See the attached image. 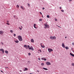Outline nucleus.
<instances>
[{"label": "nucleus", "mask_w": 74, "mask_h": 74, "mask_svg": "<svg viewBox=\"0 0 74 74\" xmlns=\"http://www.w3.org/2000/svg\"><path fill=\"white\" fill-rule=\"evenodd\" d=\"M18 38L20 41H22V40H23V39H22V36H18Z\"/></svg>", "instance_id": "nucleus-1"}, {"label": "nucleus", "mask_w": 74, "mask_h": 74, "mask_svg": "<svg viewBox=\"0 0 74 74\" xmlns=\"http://www.w3.org/2000/svg\"><path fill=\"white\" fill-rule=\"evenodd\" d=\"M50 38L51 39V40H52V39H56V37H55V36H50Z\"/></svg>", "instance_id": "nucleus-2"}, {"label": "nucleus", "mask_w": 74, "mask_h": 74, "mask_svg": "<svg viewBox=\"0 0 74 74\" xmlns=\"http://www.w3.org/2000/svg\"><path fill=\"white\" fill-rule=\"evenodd\" d=\"M48 51L49 52H51V51H53V49H48Z\"/></svg>", "instance_id": "nucleus-3"}, {"label": "nucleus", "mask_w": 74, "mask_h": 74, "mask_svg": "<svg viewBox=\"0 0 74 74\" xmlns=\"http://www.w3.org/2000/svg\"><path fill=\"white\" fill-rule=\"evenodd\" d=\"M45 28H46L47 27V28H49V25H46V24L45 25Z\"/></svg>", "instance_id": "nucleus-4"}, {"label": "nucleus", "mask_w": 74, "mask_h": 74, "mask_svg": "<svg viewBox=\"0 0 74 74\" xmlns=\"http://www.w3.org/2000/svg\"><path fill=\"white\" fill-rule=\"evenodd\" d=\"M29 49H31L32 51H34V49L33 48L32 46H31L29 48Z\"/></svg>", "instance_id": "nucleus-5"}, {"label": "nucleus", "mask_w": 74, "mask_h": 74, "mask_svg": "<svg viewBox=\"0 0 74 74\" xmlns=\"http://www.w3.org/2000/svg\"><path fill=\"white\" fill-rule=\"evenodd\" d=\"M46 64H47V65H51V62H47Z\"/></svg>", "instance_id": "nucleus-6"}, {"label": "nucleus", "mask_w": 74, "mask_h": 74, "mask_svg": "<svg viewBox=\"0 0 74 74\" xmlns=\"http://www.w3.org/2000/svg\"><path fill=\"white\" fill-rule=\"evenodd\" d=\"M0 50L1 51H2V53H4V50H3V49H0Z\"/></svg>", "instance_id": "nucleus-7"}, {"label": "nucleus", "mask_w": 74, "mask_h": 74, "mask_svg": "<svg viewBox=\"0 0 74 74\" xmlns=\"http://www.w3.org/2000/svg\"><path fill=\"white\" fill-rule=\"evenodd\" d=\"M42 60H44L45 61H46L47 60V59L46 58H41Z\"/></svg>", "instance_id": "nucleus-8"}, {"label": "nucleus", "mask_w": 74, "mask_h": 74, "mask_svg": "<svg viewBox=\"0 0 74 74\" xmlns=\"http://www.w3.org/2000/svg\"><path fill=\"white\" fill-rule=\"evenodd\" d=\"M62 46L63 48H65V46L64 43H63L62 44Z\"/></svg>", "instance_id": "nucleus-9"}, {"label": "nucleus", "mask_w": 74, "mask_h": 74, "mask_svg": "<svg viewBox=\"0 0 74 74\" xmlns=\"http://www.w3.org/2000/svg\"><path fill=\"white\" fill-rule=\"evenodd\" d=\"M28 70V69L27 68H25V69H24V71H27Z\"/></svg>", "instance_id": "nucleus-10"}, {"label": "nucleus", "mask_w": 74, "mask_h": 74, "mask_svg": "<svg viewBox=\"0 0 74 74\" xmlns=\"http://www.w3.org/2000/svg\"><path fill=\"white\" fill-rule=\"evenodd\" d=\"M4 33V32L2 31H0V34H3Z\"/></svg>", "instance_id": "nucleus-11"}, {"label": "nucleus", "mask_w": 74, "mask_h": 74, "mask_svg": "<svg viewBox=\"0 0 74 74\" xmlns=\"http://www.w3.org/2000/svg\"><path fill=\"white\" fill-rule=\"evenodd\" d=\"M36 24H34V26L35 29H37V27H36Z\"/></svg>", "instance_id": "nucleus-12"}, {"label": "nucleus", "mask_w": 74, "mask_h": 74, "mask_svg": "<svg viewBox=\"0 0 74 74\" xmlns=\"http://www.w3.org/2000/svg\"><path fill=\"white\" fill-rule=\"evenodd\" d=\"M34 40H33V39H31V42H34Z\"/></svg>", "instance_id": "nucleus-13"}, {"label": "nucleus", "mask_w": 74, "mask_h": 74, "mask_svg": "<svg viewBox=\"0 0 74 74\" xmlns=\"http://www.w3.org/2000/svg\"><path fill=\"white\" fill-rule=\"evenodd\" d=\"M70 54L71 55V56H73V57H74V55L72 54L71 53H70Z\"/></svg>", "instance_id": "nucleus-14"}, {"label": "nucleus", "mask_w": 74, "mask_h": 74, "mask_svg": "<svg viewBox=\"0 0 74 74\" xmlns=\"http://www.w3.org/2000/svg\"><path fill=\"white\" fill-rule=\"evenodd\" d=\"M5 52L7 54H8V51H7V50L5 51Z\"/></svg>", "instance_id": "nucleus-15"}, {"label": "nucleus", "mask_w": 74, "mask_h": 74, "mask_svg": "<svg viewBox=\"0 0 74 74\" xmlns=\"http://www.w3.org/2000/svg\"><path fill=\"white\" fill-rule=\"evenodd\" d=\"M15 42H16V43H18L19 41L18 40H16L15 41Z\"/></svg>", "instance_id": "nucleus-16"}, {"label": "nucleus", "mask_w": 74, "mask_h": 74, "mask_svg": "<svg viewBox=\"0 0 74 74\" xmlns=\"http://www.w3.org/2000/svg\"><path fill=\"white\" fill-rule=\"evenodd\" d=\"M43 69H44V70H48V69H47V68H43Z\"/></svg>", "instance_id": "nucleus-17"}, {"label": "nucleus", "mask_w": 74, "mask_h": 74, "mask_svg": "<svg viewBox=\"0 0 74 74\" xmlns=\"http://www.w3.org/2000/svg\"><path fill=\"white\" fill-rule=\"evenodd\" d=\"M65 48L66 49H69V47H65Z\"/></svg>", "instance_id": "nucleus-18"}, {"label": "nucleus", "mask_w": 74, "mask_h": 74, "mask_svg": "<svg viewBox=\"0 0 74 74\" xmlns=\"http://www.w3.org/2000/svg\"><path fill=\"white\" fill-rule=\"evenodd\" d=\"M41 47H42V48H45V46H44L41 45Z\"/></svg>", "instance_id": "nucleus-19"}, {"label": "nucleus", "mask_w": 74, "mask_h": 74, "mask_svg": "<svg viewBox=\"0 0 74 74\" xmlns=\"http://www.w3.org/2000/svg\"><path fill=\"white\" fill-rule=\"evenodd\" d=\"M27 5H28V7H30V4H29V3H27Z\"/></svg>", "instance_id": "nucleus-20"}, {"label": "nucleus", "mask_w": 74, "mask_h": 74, "mask_svg": "<svg viewBox=\"0 0 74 74\" xmlns=\"http://www.w3.org/2000/svg\"><path fill=\"white\" fill-rule=\"evenodd\" d=\"M41 64L42 66H44V63H42Z\"/></svg>", "instance_id": "nucleus-21"}, {"label": "nucleus", "mask_w": 74, "mask_h": 74, "mask_svg": "<svg viewBox=\"0 0 74 74\" xmlns=\"http://www.w3.org/2000/svg\"><path fill=\"white\" fill-rule=\"evenodd\" d=\"M21 8H22V9H23V6H21Z\"/></svg>", "instance_id": "nucleus-22"}, {"label": "nucleus", "mask_w": 74, "mask_h": 74, "mask_svg": "<svg viewBox=\"0 0 74 74\" xmlns=\"http://www.w3.org/2000/svg\"><path fill=\"white\" fill-rule=\"evenodd\" d=\"M10 32L11 33H13V31H12V30H10Z\"/></svg>", "instance_id": "nucleus-23"}, {"label": "nucleus", "mask_w": 74, "mask_h": 74, "mask_svg": "<svg viewBox=\"0 0 74 74\" xmlns=\"http://www.w3.org/2000/svg\"><path fill=\"white\" fill-rule=\"evenodd\" d=\"M24 47H25L26 48H27V45H25L24 46Z\"/></svg>", "instance_id": "nucleus-24"}, {"label": "nucleus", "mask_w": 74, "mask_h": 74, "mask_svg": "<svg viewBox=\"0 0 74 74\" xmlns=\"http://www.w3.org/2000/svg\"><path fill=\"white\" fill-rule=\"evenodd\" d=\"M42 21V19H39V21Z\"/></svg>", "instance_id": "nucleus-25"}, {"label": "nucleus", "mask_w": 74, "mask_h": 74, "mask_svg": "<svg viewBox=\"0 0 74 74\" xmlns=\"http://www.w3.org/2000/svg\"><path fill=\"white\" fill-rule=\"evenodd\" d=\"M17 8H19V5H17Z\"/></svg>", "instance_id": "nucleus-26"}, {"label": "nucleus", "mask_w": 74, "mask_h": 74, "mask_svg": "<svg viewBox=\"0 0 74 74\" xmlns=\"http://www.w3.org/2000/svg\"><path fill=\"white\" fill-rule=\"evenodd\" d=\"M47 18H49V15H47Z\"/></svg>", "instance_id": "nucleus-27"}, {"label": "nucleus", "mask_w": 74, "mask_h": 74, "mask_svg": "<svg viewBox=\"0 0 74 74\" xmlns=\"http://www.w3.org/2000/svg\"><path fill=\"white\" fill-rule=\"evenodd\" d=\"M61 11L62 12H64V10H61Z\"/></svg>", "instance_id": "nucleus-28"}, {"label": "nucleus", "mask_w": 74, "mask_h": 74, "mask_svg": "<svg viewBox=\"0 0 74 74\" xmlns=\"http://www.w3.org/2000/svg\"><path fill=\"white\" fill-rule=\"evenodd\" d=\"M7 25H10V24L8 23H6Z\"/></svg>", "instance_id": "nucleus-29"}, {"label": "nucleus", "mask_w": 74, "mask_h": 74, "mask_svg": "<svg viewBox=\"0 0 74 74\" xmlns=\"http://www.w3.org/2000/svg\"><path fill=\"white\" fill-rule=\"evenodd\" d=\"M72 66H74V63H72Z\"/></svg>", "instance_id": "nucleus-30"}, {"label": "nucleus", "mask_w": 74, "mask_h": 74, "mask_svg": "<svg viewBox=\"0 0 74 74\" xmlns=\"http://www.w3.org/2000/svg\"><path fill=\"white\" fill-rule=\"evenodd\" d=\"M19 29H20V30H21L22 29V28L20 27H19Z\"/></svg>", "instance_id": "nucleus-31"}, {"label": "nucleus", "mask_w": 74, "mask_h": 74, "mask_svg": "<svg viewBox=\"0 0 74 74\" xmlns=\"http://www.w3.org/2000/svg\"><path fill=\"white\" fill-rule=\"evenodd\" d=\"M72 44L73 45H74V42H72Z\"/></svg>", "instance_id": "nucleus-32"}, {"label": "nucleus", "mask_w": 74, "mask_h": 74, "mask_svg": "<svg viewBox=\"0 0 74 74\" xmlns=\"http://www.w3.org/2000/svg\"><path fill=\"white\" fill-rule=\"evenodd\" d=\"M14 36H16V34H14Z\"/></svg>", "instance_id": "nucleus-33"}, {"label": "nucleus", "mask_w": 74, "mask_h": 74, "mask_svg": "<svg viewBox=\"0 0 74 74\" xmlns=\"http://www.w3.org/2000/svg\"><path fill=\"white\" fill-rule=\"evenodd\" d=\"M28 55L30 56V55H31V54L30 53H29Z\"/></svg>", "instance_id": "nucleus-34"}, {"label": "nucleus", "mask_w": 74, "mask_h": 74, "mask_svg": "<svg viewBox=\"0 0 74 74\" xmlns=\"http://www.w3.org/2000/svg\"><path fill=\"white\" fill-rule=\"evenodd\" d=\"M27 47H28V48H29V47H30V46H29V45H28L27 46Z\"/></svg>", "instance_id": "nucleus-35"}, {"label": "nucleus", "mask_w": 74, "mask_h": 74, "mask_svg": "<svg viewBox=\"0 0 74 74\" xmlns=\"http://www.w3.org/2000/svg\"><path fill=\"white\" fill-rule=\"evenodd\" d=\"M38 60H40V58H38Z\"/></svg>", "instance_id": "nucleus-36"}, {"label": "nucleus", "mask_w": 74, "mask_h": 74, "mask_svg": "<svg viewBox=\"0 0 74 74\" xmlns=\"http://www.w3.org/2000/svg\"><path fill=\"white\" fill-rule=\"evenodd\" d=\"M57 26H58V27H60V28H61V27H60V26H58V25H57Z\"/></svg>", "instance_id": "nucleus-37"}, {"label": "nucleus", "mask_w": 74, "mask_h": 74, "mask_svg": "<svg viewBox=\"0 0 74 74\" xmlns=\"http://www.w3.org/2000/svg\"><path fill=\"white\" fill-rule=\"evenodd\" d=\"M1 72H2V73H4V72L2 71H1Z\"/></svg>", "instance_id": "nucleus-38"}, {"label": "nucleus", "mask_w": 74, "mask_h": 74, "mask_svg": "<svg viewBox=\"0 0 74 74\" xmlns=\"http://www.w3.org/2000/svg\"><path fill=\"white\" fill-rule=\"evenodd\" d=\"M55 21H57V19H56L55 20Z\"/></svg>", "instance_id": "nucleus-39"}, {"label": "nucleus", "mask_w": 74, "mask_h": 74, "mask_svg": "<svg viewBox=\"0 0 74 74\" xmlns=\"http://www.w3.org/2000/svg\"><path fill=\"white\" fill-rule=\"evenodd\" d=\"M40 14H41V15H42V13H41V12H40Z\"/></svg>", "instance_id": "nucleus-40"}, {"label": "nucleus", "mask_w": 74, "mask_h": 74, "mask_svg": "<svg viewBox=\"0 0 74 74\" xmlns=\"http://www.w3.org/2000/svg\"><path fill=\"white\" fill-rule=\"evenodd\" d=\"M19 71H20V72H22V71H21V70H20Z\"/></svg>", "instance_id": "nucleus-41"}, {"label": "nucleus", "mask_w": 74, "mask_h": 74, "mask_svg": "<svg viewBox=\"0 0 74 74\" xmlns=\"http://www.w3.org/2000/svg\"><path fill=\"white\" fill-rule=\"evenodd\" d=\"M60 9H62V7H60Z\"/></svg>", "instance_id": "nucleus-42"}, {"label": "nucleus", "mask_w": 74, "mask_h": 74, "mask_svg": "<svg viewBox=\"0 0 74 74\" xmlns=\"http://www.w3.org/2000/svg\"><path fill=\"white\" fill-rule=\"evenodd\" d=\"M43 10H44L45 9V8H43Z\"/></svg>", "instance_id": "nucleus-43"}, {"label": "nucleus", "mask_w": 74, "mask_h": 74, "mask_svg": "<svg viewBox=\"0 0 74 74\" xmlns=\"http://www.w3.org/2000/svg\"><path fill=\"white\" fill-rule=\"evenodd\" d=\"M40 45H41H41H42V43H40Z\"/></svg>", "instance_id": "nucleus-44"}, {"label": "nucleus", "mask_w": 74, "mask_h": 74, "mask_svg": "<svg viewBox=\"0 0 74 74\" xmlns=\"http://www.w3.org/2000/svg\"><path fill=\"white\" fill-rule=\"evenodd\" d=\"M7 22H9V21H7Z\"/></svg>", "instance_id": "nucleus-45"}, {"label": "nucleus", "mask_w": 74, "mask_h": 74, "mask_svg": "<svg viewBox=\"0 0 74 74\" xmlns=\"http://www.w3.org/2000/svg\"><path fill=\"white\" fill-rule=\"evenodd\" d=\"M5 69H7V68H8V67H5Z\"/></svg>", "instance_id": "nucleus-46"}, {"label": "nucleus", "mask_w": 74, "mask_h": 74, "mask_svg": "<svg viewBox=\"0 0 74 74\" xmlns=\"http://www.w3.org/2000/svg\"><path fill=\"white\" fill-rule=\"evenodd\" d=\"M1 44H3V43L2 42H1Z\"/></svg>", "instance_id": "nucleus-47"}, {"label": "nucleus", "mask_w": 74, "mask_h": 74, "mask_svg": "<svg viewBox=\"0 0 74 74\" xmlns=\"http://www.w3.org/2000/svg\"><path fill=\"white\" fill-rule=\"evenodd\" d=\"M37 71L38 72H39V71H38V70H37Z\"/></svg>", "instance_id": "nucleus-48"}, {"label": "nucleus", "mask_w": 74, "mask_h": 74, "mask_svg": "<svg viewBox=\"0 0 74 74\" xmlns=\"http://www.w3.org/2000/svg\"><path fill=\"white\" fill-rule=\"evenodd\" d=\"M72 1V0H70V1Z\"/></svg>", "instance_id": "nucleus-49"}, {"label": "nucleus", "mask_w": 74, "mask_h": 74, "mask_svg": "<svg viewBox=\"0 0 74 74\" xmlns=\"http://www.w3.org/2000/svg\"><path fill=\"white\" fill-rule=\"evenodd\" d=\"M21 27H22V26H21Z\"/></svg>", "instance_id": "nucleus-50"}, {"label": "nucleus", "mask_w": 74, "mask_h": 74, "mask_svg": "<svg viewBox=\"0 0 74 74\" xmlns=\"http://www.w3.org/2000/svg\"><path fill=\"white\" fill-rule=\"evenodd\" d=\"M40 52H41V50H40Z\"/></svg>", "instance_id": "nucleus-51"}, {"label": "nucleus", "mask_w": 74, "mask_h": 74, "mask_svg": "<svg viewBox=\"0 0 74 74\" xmlns=\"http://www.w3.org/2000/svg\"><path fill=\"white\" fill-rule=\"evenodd\" d=\"M14 18H15V16H14Z\"/></svg>", "instance_id": "nucleus-52"}, {"label": "nucleus", "mask_w": 74, "mask_h": 74, "mask_svg": "<svg viewBox=\"0 0 74 74\" xmlns=\"http://www.w3.org/2000/svg\"><path fill=\"white\" fill-rule=\"evenodd\" d=\"M67 38V37H65V38Z\"/></svg>", "instance_id": "nucleus-53"}, {"label": "nucleus", "mask_w": 74, "mask_h": 74, "mask_svg": "<svg viewBox=\"0 0 74 74\" xmlns=\"http://www.w3.org/2000/svg\"><path fill=\"white\" fill-rule=\"evenodd\" d=\"M26 49H27V47H26Z\"/></svg>", "instance_id": "nucleus-54"}, {"label": "nucleus", "mask_w": 74, "mask_h": 74, "mask_svg": "<svg viewBox=\"0 0 74 74\" xmlns=\"http://www.w3.org/2000/svg\"><path fill=\"white\" fill-rule=\"evenodd\" d=\"M42 17H43V15H42Z\"/></svg>", "instance_id": "nucleus-55"}]
</instances>
